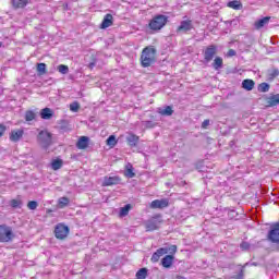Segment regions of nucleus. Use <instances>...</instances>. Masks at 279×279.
Returning a JSON list of instances; mask_svg holds the SVG:
<instances>
[{
	"label": "nucleus",
	"mask_w": 279,
	"mask_h": 279,
	"mask_svg": "<svg viewBox=\"0 0 279 279\" xmlns=\"http://www.w3.org/2000/svg\"><path fill=\"white\" fill-rule=\"evenodd\" d=\"M142 66H151L156 62V49L151 47H146L142 51L141 56Z\"/></svg>",
	"instance_id": "f257e3e1"
},
{
	"label": "nucleus",
	"mask_w": 279,
	"mask_h": 279,
	"mask_svg": "<svg viewBox=\"0 0 279 279\" xmlns=\"http://www.w3.org/2000/svg\"><path fill=\"white\" fill-rule=\"evenodd\" d=\"M37 143L43 149H49L53 143V135L47 130L40 131L37 135Z\"/></svg>",
	"instance_id": "f03ea898"
},
{
	"label": "nucleus",
	"mask_w": 279,
	"mask_h": 279,
	"mask_svg": "<svg viewBox=\"0 0 279 279\" xmlns=\"http://www.w3.org/2000/svg\"><path fill=\"white\" fill-rule=\"evenodd\" d=\"M169 17L167 15L159 14L150 20L148 27L153 29V32H159V29H162V27L167 25Z\"/></svg>",
	"instance_id": "7ed1b4c3"
},
{
	"label": "nucleus",
	"mask_w": 279,
	"mask_h": 279,
	"mask_svg": "<svg viewBox=\"0 0 279 279\" xmlns=\"http://www.w3.org/2000/svg\"><path fill=\"white\" fill-rule=\"evenodd\" d=\"M12 239H14L12 227H8V225H0V243H10Z\"/></svg>",
	"instance_id": "20e7f679"
},
{
	"label": "nucleus",
	"mask_w": 279,
	"mask_h": 279,
	"mask_svg": "<svg viewBox=\"0 0 279 279\" xmlns=\"http://www.w3.org/2000/svg\"><path fill=\"white\" fill-rule=\"evenodd\" d=\"M160 223H162V216L157 215L151 217L144 223L146 232H154V230H158V228H160Z\"/></svg>",
	"instance_id": "39448f33"
},
{
	"label": "nucleus",
	"mask_w": 279,
	"mask_h": 279,
	"mask_svg": "<svg viewBox=\"0 0 279 279\" xmlns=\"http://www.w3.org/2000/svg\"><path fill=\"white\" fill-rule=\"evenodd\" d=\"M54 235L56 239H59L60 241H64L66 236H69V227H66L63 223H59L54 228Z\"/></svg>",
	"instance_id": "423d86ee"
},
{
	"label": "nucleus",
	"mask_w": 279,
	"mask_h": 279,
	"mask_svg": "<svg viewBox=\"0 0 279 279\" xmlns=\"http://www.w3.org/2000/svg\"><path fill=\"white\" fill-rule=\"evenodd\" d=\"M203 54L206 63L213 62V60L215 59V56H217V46L216 45L207 46L203 51Z\"/></svg>",
	"instance_id": "0eeeda50"
},
{
	"label": "nucleus",
	"mask_w": 279,
	"mask_h": 279,
	"mask_svg": "<svg viewBox=\"0 0 279 279\" xmlns=\"http://www.w3.org/2000/svg\"><path fill=\"white\" fill-rule=\"evenodd\" d=\"M193 29V21L192 20H183L177 28V34H187Z\"/></svg>",
	"instance_id": "6e6552de"
},
{
	"label": "nucleus",
	"mask_w": 279,
	"mask_h": 279,
	"mask_svg": "<svg viewBox=\"0 0 279 279\" xmlns=\"http://www.w3.org/2000/svg\"><path fill=\"white\" fill-rule=\"evenodd\" d=\"M268 239L271 243H279V223H276L271 227Z\"/></svg>",
	"instance_id": "1a4fd4ad"
},
{
	"label": "nucleus",
	"mask_w": 279,
	"mask_h": 279,
	"mask_svg": "<svg viewBox=\"0 0 279 279\" xmlns=\"http://www.w3.org/2000/svg\"><path fill=\"white\" fill-rule=\"evenodd\" d=\"M24 134H25V131H23V129L13 130L11 131L9 138L12 143H19V141L23 138Z\"/></svg>",
	"instance_id": "9d476101"
},
{
	"label": "nucleus",
	"mask_w": 279,
	"mask_h": 279,
	"mask_svg": "<svg viewBox=\"0 0 279 279\" xmlns=\"http://www.w3.org/2000/svg\"><path fill=\"white\" fill-rule=\"evenodd\" d=\"M169 206V199L162 198V199H155L150 203V208H159L162 210V208H167Z\"/></svg>",
	"instance_id": "9b49d317"
},
{
	"label": "nucleus",
	"mask_w": 279,
	"mask_h": 279,
	"mask_svg": "<svg viewBox=\"0 0 279 279\" xmlns=\"http://www.w3.org/2000/svg\"><path fill=\"white\" fill-rule=\"evenodd\" d=\"M121 183V178L119 177H105L102 181V186H114Z\"/></svg>",
	"instance_id": "f8f14e48"
},
{
	"label": "nucleus",
	"mask_w": 279,
	"mask_h": 279,
	"mask_svg": "<svg viewBox=\"0 0 279 279\" xmlns=\"http://www.w3.org/2000/svg\"><path fill=\"white\" fill-rule=\"evenodd\" d=\"M114 21V17L112 14L108 13L105 15L102 23L100 24V29H108V27H111L112 23Z\"/></svg>",
	"instance_id": "ddd939ff"
},
{
	"label": "nucleus",
	"mask_w": 279,
	"mask_h": 279,
	"mask_svg": "<svg viewBox=\"0 0 279 279\" xmlns=\"http://www.w3.org/2000/svg\"><path fill=\"white\" fill-rule=\"evenodd\" d=\"M88 143H90V138L88 136H81L76 143L77 149H86L88 147Z\"/></svg>",
	"instance_id": "4468645a"
},
{
	"label": "nucleus",
	"mask_w": 279,
	"mask_h": 279,
	"mask_svg": "<svg viewBox=\"0 0 279 279\" xmlns=\"http://www.w3.org/2000/svg\"><path fill=\"white\" fill-rule=\"evenodd\" d=\"M140 137L136 134L129 133L126 136V143L130 147H136L138 145Z\"/></svg>",
	"instance_id": "2eb2a0df"
},
{
	"label": "nucleus",
	"mask_w": 279,
	"mask_h": 279,
	"mask_svg": "<svg viewBox=\"0 0 279 279\" xmlns=\"http://www.w3.org/2000/svg\"><path fill=\"white\" fill-rule=\"evenodd\" d=\"M269 21H271L270 16H266L264 19H260V20L256 21L254 23L255 29H263V27H265V25L269 24Z\"/></svg>",
	"instance_id": "dca6fc26"
},
{
	"label": "nucleus",
	"mask_w": 279,
	"mask_h": 279,
	"mask_svg": "<svg viewBox=\"0 0 279 279\" xmlns=\"http://www.w3.org/2000/svg\"><path fill=\"white\" fill-rule=\"evenodd\" d=\"M175 257L173 255H166L162 259H161V265L162 267H165L166 269H169L171 267V265H173V259Z\"/></svg>",
	"instance_id": "f3484780"
},
{
	"label": "nucleus",
	"mask_w": 279,
	"mask_h": 279,
	"mask_svg": "<svg viewBox=\"0 0 279 279\" xmlns=\"http://www.w3.org/2000/svg\"><path fill=\"white\" fill-rule=\"evenodd\" d=\"M279 105V94L272 95L267 98V107L268 108H274V106Z\"/></svg>",
	"instance_id": "a211bd4d"
},
{
	"label": "nucleus",
	"mask_w": 279,
	"mask_h": 279,
	"mask_svg": "<svg viewBox=\"0 0 279 279\" xmlns=\"http://www.w3.org/2000/svg\"><path fill=\"white\" fill-rule=\"evenodd\" d=\"M211 66L215 69V71H220V69H223V58L216 57L211 63Z\"/></svg>",
	"instance_id": "6ab92c4d"
},
{
	"label": "nucleus",
	"mask_w": 279,
	"mask_h": 279,
	"mask_svg": "<svg viewBox=\"0 0 279 279\" xmlns=\"http://www.w3.org/2000/svg\"><path fill=\"white\" fill-rule=\"evenodd\" d=\"M11 3L15 10L25 8L29 3V0H11Z\"/></svg>",
	"instance_id": "aec40b11"
},
{
	"label": "nucleus",
	"mask_w": 279,
	"mask_h": 279,
	"mask_svg": "<svg viewBox=\"0 0 279 279\" xmlns=\"http://www.w3.org/2000/svg\"><path fill=\"white\" fill-rule=\"evenodd\" d=\"M255 85L256 83L250 78H246L242 82V88H244V90H254Z\"/></svg>",
	"instance_id": "412c9836"
},
{
	"label": "nucleus",
	"mask_w": 279,
	"mask_h": 279,
	"mask_svg": "<svg viewBox=\"0 0 279 279\" xmlns=\"http://www.w3.org/2000/svg\"><path fill=\"white\" fill-rule=\"evenodd\" d=\"M40 117H41V119L49 121V119H51V117H53V111L50 108L46 107V108L41 109Z\"/></svg>",
	"instance_id": "4be33fe9"
},
{
	"label": "nucleus",
	"mask_w": 279,
	"mask_h": 279,
	"mask_svg": "<svg viewBox=\"0 0 279 279\" xmlns=\"http://www.w3.org/2000/svg\"><path fill=\"white\" fill-rule=\"evenodd\" d=\"M228 8H232V10H242L243 9V3L239 0H233L228 2Z\"/></svg>",
	"instance_id": "5701e85b"
},
{
	"label": "nucleus",
	"mask_w": 279,
	"mask_h": 279,
	"mask_svg": "<svg viewBox=\"0 0 279 279\" xmlns=\"http://www.w3.org/2000/svg\"><path fill=\"white\" fill-rule=\"evenodd\" d=\"M62 165H64L62 159H54L51 162V169H53V171H58L59 169H62Z\"/></svg>",
	"instance_id": "b1692460"
},
{
	"label": "nucleus",
	"mask_w": 279,
	"mask_h": 279,
	"mask_svg": "<svg viewBox=\"0 0 279 279\" xmlns=\"http://www.w3.org/2000/svg\"><path fill=\"white\" fill-rule=\"evenodd\" d=\"M159 113H161L162 117H171V114H173V108L167 106L165 109H160Z\"/></svg>",
	"instance_id": "393cba45"
},
{
	"label": "nucleus",
	"mask_w": 279,
	"mask_h": 279,
	"mask_svg": "<svg viewBox=\"0 0 279 279\" xmlns=\"http://www.w3.org/2000/svg\"><path fill=\"white\" fill-rule=\"evenodd\" d=\"M37 73L39 75H46L47 74V64L45 63H38L37 64Z\"/></svg>",
	"instance_id": "a878e982"
},
{
	"label": "nucleus",
	"mask_w": 279,
	"mask_h": 279,
	"mask_svg": "<svg viewBox=\"0 0 279 279\" xmlns=\"http://www.w3.org/2000/svg\"><path fill=\"white\" fill-rule=\"evenodd\" d=\"M269 88H270L269 83H262V84L258 85L257 90L259 93H269Z\"/></svg>",
	"instance_id": "bb28decb"
},
{
	"label": "nucleus",
	"mask_w": 279,
	"mask_h": 279,
	"mask_svg": "<svg viewBox=\"0 0 279 279\" xmlns=\"http://www.w3.org/2000/svg\"><path fill=\"white\" fill-rule=\"evenodd\" d=\"M22 206H23V201H21V199H11L10 201L11 208H22Z\"/></svg>",
	"instance_id": "cd10ccee"
},
{
	"label": "nucleus",
	"mask_w": 279,
	"mask_h": 279,
	"mask_svg": "<svg viewBox=\"0 0 279 279\" xmlns=\"http://www.w3.org/2000/svg\"><path fill=\"white\" fill-rule=\"evenodd\" d=\"M147 268H141L137 272H136V278L137 279H145L147 278Z\"/></svg>",
	"instance_id": "c85d7f7f"
},
{
	"label": "nucleus",
	"mask_w": 279,
	"mask_h": 279,
	"mask_svg": "<svg viewBox=\"0 0 279 279\" xmlns=\"http://www.w3.org/2000/svg\"><path fill=\"white\" fill-rule=\"evenodd\" d=\"M130 208H132V206L130 204L122 207L120 209V217H126V215H129V213H130Z\"/></svg>",
	"instance_id": "c756f323"
},
{
	"label": "nucleus",
	"mask_w": 279,
	"mask_h": 279,
	"mask_svg": "<svg viewBox=\"0 0 279 279\" xmlns=\"http://www.w3.org/2000/svg\"><path fill=\"white\" fill-rule=\"evenodd\" d=\"M36 119V113L32 110L25 112V121H34Z\"/></svg>",
	"instance_id": "7c9ffc66"
},
{
	"label": "nucleus",
	"mask_w": 279,
	"mask_h": 279,
	"mask_svg": "<svg viewBox=\"0 0 279 279\" xmlns=\"http://www.w3.org/2000/svg\"><path fill=\"white\" fill-rule=\"evenodd\" d=\"M69 197H61L59 198V208H64L69 206Z\"/></svg>",
	"instance_id": "2f4dec72"
},
{
	"label": "nucleus",
	"mask_w": 279,
	"mask_h": 279,
	"mask_svg": "<svg viewBox=\"0 0 279 279\" xmlns=\"http://www.w3.org/2000/svg\"><path fill=\"white\" fill-rule=\"evenodd\" d=\"M107 145H109V147H114V145H117V137L114 135H110L107 138Z\"/></svg>",
	"instance_id": "473e14b6"
},
{
	"label": "nucleus",
	"mask_w": 279,
	"mask_h": 279,
	"mask_svg": "<svg viewBox=\"0 0 279 279\" xmlns=\"http://www.w3.org/2000/svg\"><path fill=\"white\" fill-rule=\"evenodd\" d=\"M58 71L59 73H62V75H66V73H69V65L60 64Z\"/></svg>",
	"instance_id": "72a5a7b5"
},
{
	"label": "nucleus",
	"mask_w": 279,
	"mask_h": 279,
	"mask_svg": "<svg viewBox=\"0 0 279 279\" xmlns=\"http://www.w3.org/2000/svg\"><path fill=\"white\" fill-rule=\"evenodd\" d=\"M268 75H269L270 80H274V78L278 77L279 70L278 69L269 70Z\"/></svg>",
	"instance_id": "f704fd0d"
},
{
	"label": "nucleus",
	"mask_w": 279,
	"mask_h": 279,
	"mask_svg": "<svg viewBox=\"0 0 279 279\" xmlns=\"http://www.w3.org/2000/svg\"><path fill=\"white\" fill-rule=\"evenodd\" d=\"M27 208L29 210H36V208H38V202L36 201H29L27 204Z\"/></svg>",
	"instance_id": "c9c22d12"
},
{
	"label": "nucleus",
	"mask_w": 279,
	"mask_h": 279,
	"mask_svg": "<svg viewBox=\"0 0 279 279\" xmlns=\"http://www.w3.org/2000/svg\"><path fill=\"white\" fill-rule=\"evenodd\" d=\"M71 112H77L80 110V102L74 101L70 105Z\"/></svg>",
	"instance_id": "e433bc0d"
},
{
	"label": "nucleus",
	"mask_w": 279,
	"mask_h": 279,
	"mask_svg": "<svg viewBox=\"0 0 279 279\" xmlns=\"http://www.w3.org/2000/svg\"><path fill=\"white\" fill-rule=\"evenodd\" d=\"M156 253L158 254L159 258H161V256H165V254H169V250H167V247H160L156 251Z\"/></svg>",
	"instance_id": "4c0bfd02"
},
{
	"label": "nucleus",
	"mask_w": 279,
	"mask_h": 279,
	"mask_svg": "<svg viewBox=\"0 0 279 279\" xmlns=\"http://www.w3.org/2000/svg\"><path fill=\"white\" fill-rule=\"evenodd\" d=\"M168 254H175L178 252V246L177 245H171L170 247H167Z\"/></svg>",
	"instance_id": "58836bf2"
},
{
	"label": "nucleus",
	"mask_w": 279,
	"mask_h": 279,
	"mask_svg": "<svg viewBox=\"0 0 279 279\" xmlns=\"http://www.w3.org/2000/svg\"><path fill=\"white\" fill-rule=\"evenodd\" d=\"M151 263H158L160 260V256L158 255V253H154L151 258H150Z\"/></svg>",
	"instance_id": "ea45409f"
},
{
	"label": "nucleus",
	"mask_w": 279,
	"mask_h": 279,
	"mask_svg": "<svg viewBox=\"0 0 279 279\" xmlns=\"http://www.w3.org/2000/svg\"><path fill=\"white\" fill-rule=\"evenodd\" d=\"M125 175H126V178H134V175H136V174L134 173L132 168H129V169H126Z\"/></svg>",
	"instance_id": "a19ab883"
},
{
	"label": "nucleus",
	"mask_w": 279,
	"mask_h": 279,
	"mask_svg": "<svg viewBox=\"0 0 279 279\" xmlns=\"http://www.w3.org/2000/svg\"><path fill=\"white\" fill-rule=\"evenodd\" d=\"M5 130H8L5 124H0V138H1V136H3V134H5Z\"/></svg>",
	"instance_id": "79ce46f5"
},
{
	"label": "nucleus",
	"mask_w": 279,
	"mask_h": 279,
	"mask_svg": "<svg viewBox=\"0 0 279 279\" xmlns=\"http://www.w3.org/2000/svg\"><path fill=\"white\" fill-rule=\"evenodd\" d=\"M227 56H228V58H233V56H236V50H234V49H229Z\"/></svg>",
	"instance_id": "37998d69"
},
{
	"label": "nucleus",
	"mask_w": 279,
	"mask_h": 279,
	"mask_svg": "<svg viewBox=\"0 0 279 279\" xmlns=\"http://www.w3.org/2000/svg\"><path fill=\"white\" fill-rule=\"evenodd\" d=\"M240 247H241V250H250V243H247V242H242V243L240 244Z\"/></svg>",
	"instance_id": "c03bdc74"
},
{
	"label": "nucleus",
	"mask_w": 279,
	"mask_h": 279,
	"mask_svg": "<svg viewBox=\"0 0 279 279\" xmlns=\"http://www.w3.org/2000/svg\"><path fill=\"white\" fill-rule=\"evenodd\" d=\"M208 125H210V120H204L203 123H202V128L204 130H206L208 128Z\"/></svg>",
	"instance_id": "a18cd8bd"
},
{
	"label": "nucleus",
	"mask_w": 279,
	"mask_h": 279,
	"mask_svg": "<svg viewBox=\"0 0 279 279\" xmlns=\"http://www.w3.org/2000/svg\"><path fill=\"white\" fill-rule=\"evenodd\" d=\"M147 128H153L151 122L146 123Z\"/></svg>",
	"instance_id": "49530a36"
},
{
	"label": "nucleus",
	"mask_w": 279,
	"mask_h": 279,
	"mask_svg": "<svg viewBox=\"0 0 279 279\" xmlns=\"http://www.w3.org/2000/svg\"><path fill=\"white\" fill-rule=\"evenodd\" d=\"M95 66V63H90L89 68L93 69Z\"/></svg>",
	"instance_id": "de8ad7c7"
},
{
	"label": "nucleus",
	"mask_w": 279,
	"mask_h": 279,
	"mask_svg": "<svg viewBox=\"0 0 279 279\" xmlns=\"http://www.w3.org/2000/svg\"><path fill=\"white\" fill-rule=\"evenodd\" d=\"M177 279H186V278H184L182 276H178Z\"/></svg>",
	"instance_id": "09e8293b"
},
{
	"label": "nucleus",
	"mask_w": 279,
	"mask_h": 279,
	"mask_svg": "<svg viewBox=\"0 0 279 279\" xmlns=\"http://www.w3.org/2000/svg\"><path fill=\"white\" fill-rule=\"evenodd\" d=\"M126 167H132V163H128Z\"/></svg>",
	"instance_id": "8fccbe9b"
},
{
	"label": "nucleus",
	"mask_w": 279,
	"mask_h": 279,
	"mask_svg": "<svg viewBox=\"0 0 279 279\" xmlns=\"http://www.w3.org/2000/svg\"><path fill=\"white\" fill-rule=\"evenodd\" d=\"M3 43L0 41V47H2Z\"/></svg>",
	"instance_id": "3c124183"
}]
</instances>
